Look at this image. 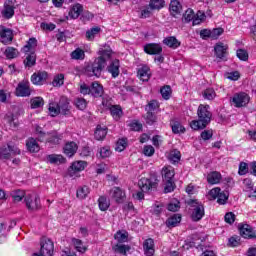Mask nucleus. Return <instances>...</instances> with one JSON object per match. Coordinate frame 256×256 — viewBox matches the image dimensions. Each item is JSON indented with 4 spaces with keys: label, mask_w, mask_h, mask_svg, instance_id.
<instances>
[{
    "label": "nucleus",
    "mask_w": 256,
    "mask_h": 256,
    "mask_svg": "<svg viewBox=\"0 0 256 256\" xmlns=\"http://www.w3.org/2000/svg\"><path fill=\"white\" fill-rule=\"evenodd\" d=\"M87 167V162L83 160L74 161L72 165L69 167L68 173L70 177H73L75 173H79L81 171H85Z\"/></svg>",
    "instance_id": "nucleus-13"
},
{
    "label": "nucleus",
    "mask_w": 256,
    "mask_h": 256,
    "mask_svg": "<svg viewBox=\"0 0 256 256\" xmlns=\"http://www.w3.org/2000/svg\"><path fill=\"white\" fill-rule=\"evenodd\" d=\"M114 238L118 243H127V240L129 239V233L127 231H118L114 235Z\"/></svg>",
    "instance_id": "nucleus-38"
},
{
    "label": "nucleus",
    "mask_w": 256,
    "mask_h": 256,
    "mask_svg": "<svg viewBox=\"0 0 256 256\" xmlns=\"http://www.w3.org/2000/svg\"><path fill=\"white\" fill-rule=\"evenodd\" d=\"M144 52L147 55H161L163 53V46L159 43H148L144 46Z\"/></svg>",
    "instance_id": "nucleus-14"
},
{
    "label": "nucleus",
    "mask_w": 256,
    "mask_h": 256,
    "mask_svg": "<svg viewBox=\"0 0 256 256\" xmlns=\"http://www.w3.org/2000/svg\"><path fill=\"white\" fill-rule=\"evenodd\" d=\"M0 41L3 45H9L13 41V30L0 25Z\"/></svg>",
    "instance_id": "nucleus-11"
},
{
    "label": "nucleus",
    "mask_w": 256,
    "mask_h": 256,
    "mask_svg": "<svg viewBox=\"0 0 256 256\" xmlns=\"http://www.w3.org/2000/svg\"><path fill=\"white\" fill-rule=\"evenodd\" d=\"M15 95L16 97H30L31 83L28 80H22L16 87Z\"/></svg>",
    "instance_id": "nucleus-7"
},
{
    "label": "nucleus",
    "mask_w": 256,
    "mask_h": 256,
    "mask_svg": "<svg viewBox=\"0 0 256 256\" xmlns=\"http://www.w3.org/2000/svg\"><path fill=\"white\" fill-rule=\"evenodd\" d=\"M61 141H63V135L57 132H48L46 143L50 145V147H55V145H60Z\"/></svg>",
    "instance_id": "nucleus-15"
},
{
    "label": "nucleus",
    "mask_w": 256,
    "mask_h": 256,
    "mask_svg": "<svg viewBox=\"0 0 256 256\" xmlns=\"http://www.w3.org/2000/svg\"><path fill=\"white\" fill-rule=\"evenodd\" d=\"M37 47V38H30L26 45L22 48L23 53H33Z\"/></svg>",
    "instance_id": "nucleus-29"
},
{
    "label": "nucleus",
    "mask_w": 256,
    "mask_h": 256,
    "mask_svg": "<svg viewBox=\"0 0 256 256\" xmlns=\"http://www.w3.org/2000/svg\"><path fill=\"white\" fill-rule=\"evenodd\" d=\"M202 95L204 99H207V101H213V99L217 97V93L213 88H208L204 90Z\"/></svg>",
    "instance_id": "nucleus-43"
},
{
    "label": "nucleus",
    "mask_w": 256,
    "mask_h": 256,
    "mask_svg": "<svg viewBox=\"0 0 256 256\" xmlns=\"http://www.w3.org/2000/svg\"><path fill=\"white\" fill-rule=\"evenodd\" d=\"M13 15H15V1L6 0L2 10V17H4V19H11Z\"/></svg>",
    "instance_id": "nucleus-12"
},
{
    "label": "nucleus",
    "mask_w": 256,
    "mask_h": 256,
    "mask_svg": "<svg viewBox=\"0 0 256 256\" xmlns=\"http://www.w3.org/2000/svg\"><path fill=\"white\" fill-rule=\"evenodd\" d=\"M89 193H90L89 187L83 186V187H80V188L77 190L76 197H77L78 199H86V198H87V195H88Z\"/></svg>",
    "instance_id": "nucleus-49"
},
{
    "label": "nucleus",
    "mask_w": 256,
    "mask_h": 256,
    "mask_svg": "<svg viewBox=\"0 0 256 256\" xmlns=\"http://www.w3.org/2000/svg\"><path fill=\"white\" fill-rule=\"evenodd\" d=\"M195 19V12L193 11V9L188 8L182 18V21L184 23H190V21H193Z\"/></svg>",
    "instance_id": "nucleus-45"
},
{
    "label": "nucleus",
    "mask_w": 256,
    "mask_h": 256,
    "mask_svg": "<svg viewBox=\"0 0 256 256\" xmlns=\"http://www.w3.org/2000/svg\"><path fill=\"white\" fill-rule=\"evenodd\" d=\"M250 97L248 96L247 93L245 92H240V93H236L234 94L233 98H232V103H234L235 107H245L249 101H250Z\"/></svg>",
    "instance_id": "nucleus-10"
},
{
    "label": "nucleus",
    "mask_w": 256,
    "mask_h": 256,
    "mask_svg": "<svg viewBox=\"0 0 256 256\" xmlns=\"http://www.w3.org/2000/svg\"><path fill=\"white\" fill-rule=\"evenodd\" d=\"M47 160L52 165H61V163H65L63 155L51 154L47 156Z\"/></svg>",
    "instance_id": "nucleus-32"
},
{
    "label": "nucleus",
    "mask_w": 256,
    "mask_h": 256,
    "mask_svg": "<svg viewBox=\"0 0 256 256\" xmlns=\"http://www.w3.org/2000/svg\"><path fill=\"white\" fill-rule=\"evenodd\" d=\"M227 49L228 47L223 45V43H218L214 47L215 55L217 59H220L221 61L227 60Z\"/></svg>",
    "instance_id": "nucleus-18"
},
{
    "label": "nucleus",
    "mask_w": 256,
    "mask_h": 256,
    "mask_svg": "<svg viewBox=\"0 0 256 256\" xmlns=\"http://www.w3.org/2000/svg\"><path fill=\"white\" fill-rule=\"evenodd\" d=\"M55 246L49 238H43L41 241L40 254L42 256H52Z\"/></svg>",
    "instance_id": "nucleus-8"
},
{
    "label": "nucleus",
    "mask_w": 256,
    "mask_h": 256,
    "mask_svg": "<svg viewBox=\"0 0 256 256\" xmlns=\"http://www.w3.org/2000/svg\"><path fill=\"white\" fill-rule=\"evenodd\" d=\"M44 101L41 97H36L31 100V108L32 109H39L40 107H43Z\"/></svg>",
    "instance_id": "nucleus-52"
},
{
    "label": "nucleus",
    "mask_w": 256,
    "mask_h": 256,
    "mask_svg": "<svg viewBox=\"0 0 256 256\" xmlns=\"http://www.w3.org/2000/svg\"><path fill=\"white\" fill-rule=\"evenodd\" d=\"M99 33H101L100 27L91 28L86 32V39H88V41H93L95 39V36L99 35Z\"/></svg>",
    "instance_id": "nucleus-44"
},
{
    "label": "nucleus",
    "mask_w": 256,
    "mask_h": 256,
    "mask_svg": "<svg viewBox=\"0 0 256 256\" xmlns=\"http://www.w3.org/2000/svg\"><path fill=\"white\" fill-rule=\"evenodd\" d=\"M26 149L29 153H39L41 147L37 143V139L30 137L26 140Z\"/></svg>",
    "instance_id": "nucleus-22"
},
{
    "label": "nucleus",
    "mask_w": 256,
    "mask_h": 256,
    "mask_svg": "<svg viewBox=\"0 0 256 256\" xmlns=\"http://www.w3.org/2000/svg\"><path fill=\"white\" fill-rule=\"evenodd\" d=\"M160 93L163 97V99H165L166 101H168V99H171V86L169 85H165L160 89Z\"/></svg>",
    "instance_id": "nucleus-50"
},
{
    "label": "nucleus",
    "mask_w": 256,
    "mask_h": 256,
    "mask_svg": "<svg viewBox=\"0 0 256 256\" xmlns=\"http://www.w3.org/2000/svg\"><path fill=\"white\" fill-rule=\"evenodd\" d=\"M65 81V75L63 74H58L57 76L54 77L52 85L53 87H61Z\"/></svg>",
    "instance_id": "nucleus-51"
},
{
    "label": "nucleus",
    "mask_w": 256,
    "mask_h": 256,
    "mask_svg": "<svg viewBox=\"0 0 256 256\" xmlns=\"http://www.w3.org/2000/svg\"><path fill=\"white\" fill-rule=\"evenodd\" d=\"M164 183H165L164 193H171L175 190V182L173 180L164 181Z\"/></svg>",
    "instance_id": "nucleus-57"
},
{
    "label": "nucleus",
    "mask_w": 256,
    "mask_h": 256,
    "mask_svg": "<svg viewBox=\"0 0 256 256\" xmlns=\"http://www.w3.org/2000/svg\"><path fill=\"white\" fill-rule=\"evenodd\" d=\"M138 185L143 193H147V191H151V189H157L159 180L156 177L149 179L143 178L138 182Z\"/></svg>",
    "instance_id": "nucleus-5"
},
{
    "label": "nucleus",
    "mask_w": 256,
    "mask_h": 256,
    "mask_svg": "<svg viewBox=\"0 0 256 256\" xmlns=\"http://www.w3.org/2000/svg\"><path fill=\"white\" fill-rule=\"evenodd\" d=\"M115 253H120V255H127V251H131V247L125 244H116L113 246Z\"/></svg>",
    "instance_id": "nucleus-37"
},
{
    "label": "nucleus",
    "mask_w": 256,
    "mask_h": 256,
    "mask_svg": "<svg viewBox=\"0 0 256 256\" xmlns=\"http://www.w3.org/2000/svg\"><path fill=\"white\" fill-rule=\"evenodd\" d=\"M144 254L146 256L155 255V241L152 238H148L143 243Z\"/></svg>",
    "instance_id": "nucleus-21"
},
{
    "label": "nucleus",
    "mask_w": 256,
    "mask_h": 256,
    "mask_svg": "<svg viewBox=\"0 0 256 256\" xmlns=\"http://www.w3.org/2000/svg\"><path fill=\"white\" fill-rule=\"evenodd\" d=\"M11 155H21V150L17 146H11L9 144L0 148V159H11Z\"/></svg>",
    "instance_id": "nucleus-6"
},
{
    "label": "nucleus",
    "mask_w": 256,
    "mask_h": 256,
    "mask_svg": "<svg viewBox=\"0 0 256 256\" xmlns=\"http://www.w3.org/2000/svg\"><path fill=\"white\" fill-rule=\"evenodd\" d=\"M125 149H127V139H119L116 143V151L121 153V151H125Z\"/></svg>",
    "instance_id": "nucleus-54"
},
{
    "label": "nucleus",
    "mask_w": 256,
    "mask_h": 256,
    "mask_svg": "<svg viewBox=\"0 0 256 256\" xmlns=\"http://www.w3.org/2000/svg\"><path fill=\"white\" fill-rule=\"evenodd\" d=\"M158 107H159V104L157 103V101L152 100L148 103V105H146L145 111H149L153 113V111H156Z\"/></svg>",
    "instance_id": "nucleus-59"
},
{
    "label": "nucleus",
    "mask_w": 256,
    "mask_h": 256,
    "mask_svg": "<svg viewBox=\"0 0 256 256\" xmlns=\"http://www.w3.org/2000/svg\"><path fill=\"white\" fill-rule=\"evenodd\" d=\"M94 137L97 141H103L107 137V126L97 125Z\"/></svg>",
    "instance_id": "nucleus-26"
},
{
    "label": "nucleus",
    "mask_w": 256,
    "mask_h": 256,
    "mask_svg": "<svg viewBox=\"0 0 256 256\" xmlns=\"http://www.w3.org/2000/svg\"><path fill=\"white\" fill-rule=\"evenodd\" d=\"M238 173H239V175H247V173H249V167H248L247 163H245V162L240 163Z\"/></svg>",
    "instance_id": "nucleus-63"
},
{
    "label": "nucleus",
    "mask_w": 256,
    "mask_h": 256,
    "mask_svg": "<svg viewBox=\"0 0 256 256\" xmlns=\"http://www.w3.org/2000/svg\"><path fill=\"white\" fill-rule=\"evenodd\" d=\"M75 105L77 109H80V111H83L87 107V100H85L84 98H76Z\"/></svg>",
    "instance_id": "nucleus-56"
},
{
    "label": "nucleus",
    "mask_w": 256,
    "mask_h": 256,
    "mask_svg": "<svg viewBox=\"0 0 256 256\" xmlns=\"http://www.w3.org/2000/svg\"><path fill=\"white\" fill-rule=\"evenodd\" d=\"M188 205L192 208V221H201L202 217H205V206H203V203L198 200H190Z\"/></svg>",
    "instance_id": "nucleus-4"
},
{
    "label": "nucleus",
    "mask_w": 256,
    "mask_h": 256,
    "mask_svg": "<svg viewBox=\"0 0 256 256\" xmlns=\"http://www.w3.org/2000/svg\"><path fill=\"white\" fill-rule=\"evenodd\" d=\"M240 235L244 237V239H255L256 232L253 230V227L249 224H242L239 227Z\"/></svg>",
    "instance_id": "nucleus-16"
},
{
    "label": "nucleus",
    "mask_w": 256,
    "mask_h": 256,
    "mask_svg": "<svg viewBox=\"0 0 256 256\" xmlns=\"http://www.w3.org/2000/svg\"><path fill=\"white\" fill-rule=\"evenodd\" d=\"M113 51L111 48H100L98 51V57L93 62H87L84 64L82 71L87 77H101L103 69L107 67V61L111 59Z\"/></svg>",
    "instance_id": "nucleus-1"
},
{
    "label": "nucleus",
    "mask_w": 256,
    "mask_h": 256,
    "mask_svg": "<svg viewBox=\"0 0 256 256\" xmlns=\"http://www.w3.org/2000/svg\"><path fill=\"white\" fill-rule=\"evenodd\" d=\"M98 205L100 211H107V209H109L111 206V202L105 196H100L98 199Z\"/></svg>",
    "instance_id": "nucleus-36"
},
{
    "label": "nucleus",
    "mask_w": 256,
    "mask_h": 256,
    "mask_svg": "<svg viewBox=\"0 0 256 256\" xmlns=\"http://www.w3.org/2000/svg\"><path fill=\"white\" fill-rule=\"evenodd\" d=\"M149 71H150L149 67H147V66H142L138 70V75H139L141 81H149V77H150Z\"/></svg>",
    "instance_id": "nucleus-41"
},
{
    "label": "nucleus",
    "mask_w": 256,
    "mask_h": 256,
    "mask_svg": "<svg viewBox=\"0 0 256 256\" xmlns=\"http://www.w3.org/2000/svg\"><path fill=\"white\" fill-rule=\"evenodd\" d=\"M149 7L152 10H159L165 7V0H150Z\"/></svg>",
    "instance_id": "nucleus-46"
},
{
    "label": "nucleus",
    "mask_w": 256,
    "mask_h": 256,
    "mask_svg": "<svg viewBox=\"0 0 256 256\" xmlns=\"http://www.w3.org/2000/svg\"><path fill=\"white\" fill-rule=\"evenodd\" d=\"M110 113L115 119V121H119L121 117L123 116V110L121 109V106L119 105H113L110 107Z\"/></svg>",
    "instance_id": "nucleus-31"
},
{
    "label": "nucleus",
    "mask_w": 256,
    "mask_h": 256,
    "mask_svg": "<svg viewBox=\"0 0 256 256\" xmlns=\"http://www.w3.org/2000/svg\"><path fill=\"white\" fill-rule=\"evenodd\" d=\"M49 112L52 117H57V115H69L71 106H69V99L62 96L58 103L49 104Z\"/></svg>",
    "instance_id": "nucleus-3"
},
{
    "label": "nucleus",
    "mask_w": 256,
    "mask_h": 256,
    "mask_svg": "<svg viewBox=\"0 0 256 256\" xmlns=\"http://www.w3.org/2000/svg\"><path fill=\"white\" fill-rule=\"evenodd\" d=\"M81 95H91V86L86 83H82L79 88Z\"/></svg>",
    "instance_id": "nucleus-58"
},
{
    "label": "nucleus",
    "mask_w": 256,
    "mask_h": 256,
    "mask_svg": "<svg viewBox=\"0 0 256 256\" xmlns=\"http://www.w3.org/2000/svg\"><path fill=\"white\" fill-rule=\"evenodd\" d=\"M11 197H12L14 203H19V201H23V198H25V191L13 190L11 192Z\"/></svg>",
    "instance_id": "nucleus-39"
},
{
    "label": "nucleus",
    "mask_w": 256,
    "mask_h": 256,
    "mask_svg": "<svg viewBox=\"0 0 256 256\" xmlns=\"http://www.w3.org/2000/svg\"><path fill=\"white\" fill-rule=\"evenodd\" d=\"M103 85L99 84L98 81H94L90 85V95L92 97L98 98V97H103Z\"/></svg>",
    "instance_id": "nucleus-20"
},
{
    "label": "nucleus",
    "mask_w": 256,
    "mask_h": 256,
    "mask_svg": "<svg viewBox=\"0 0 256 256\" xmlns=\"http://www.w3.org/2000/svg\"><path fill=\"white\" fill-rule=\"evenodd\" d=\"M207 181L210 185H217L221 183V173L214 171L207 175Z\"/></svg>",
    "instance_id": "nucleus-30"
},
{
    "label": "nucleus",
    "mask_w": 256,
    "mask_h": 256,
    "mask_svg": "<svg viewBox=\"0 0 256 256\" xmlns=\"http://www.w3.org/2000/svg\"><path fill=\"white\" fill-rule=\"evenodd\" d=\"M204 19H205V13L199 11L195 15L194 19H192V25H201Z\"/></svg>",
    "instance_id": "nucleus-53"
},
{
    "label": "nucleus",
    "mask_w": 256,
    "mask_h": 256,
    "mask_svg": "<svg viewBox=\"0 0 256 256\" xmlns=\"http://www.w3.org/2000/svg\"><path fill=\"white\" fill-rule=\"evenodd\" d=\"M25 203L28 211H37L41 207V200L37 195H27Z\"/></svg>",
    "instance_id": "nucleus-9"
},
{
    "label": "nucleus",
    "mask_w": 256,
    "mask_h": 256,
    "mask_svg": "<svg viewBox=\"0 0 256 256\" xmlns=\"http://www.w3.org/2000/svg\"><path fill=\"white\" fill-rule=\"evenodd\" d=\"M72 244L75 247L76 251H78V253H85V251H87V247L83 245V241L77 238H72Z\"/></svg>",
    "instance_id": "nucleus-40"
},
{
    "label": "nucleus",
    "mask_w": 256,
    "mask_h": 256,
    "mask_svg": "<svg viewBox=\"0 0 256 256\" xmlns=\"http://www.w3.org/2000/svg\"><path fill=\"white\" fill-rule=\"evenodd\" d=\"M111 198L116 201V203H123L125 201V191L120 187H114L110 190Z\"/></svg>",
    "instance_id": "nucleus-17"
},
{
    "label": "nucleus",
    "mask_w": 256,
    "mask_h": 256,
    "mask_svg": "<svg viewBox=\"0 0 256 256\" xmlns=\"http://www.w3.org/2000/svg\"><path fill=\"white\" fill-rule=\"evenodd\" d=\"M47 77H49L47 72H37L32 75L31 81L34 85H43L47 81Z\"/></svg>",
    "instance_id": "nucleus-19"
},
{
    "label": "nucleus",
    "mask_w": 256,
    "mask_h": 256,
    "mask_svg": "<svg viewBox=\"0 0 256 256\" xmlns=\"http://www.w3.org/2000/svg\"><path fill=\"white\" fill-rule=\"evenodd\" d=\"M145 119H146V123L148 125H153L154 122L156 121L157 117L155 116V114L153 112L146 111Z\"/></svg>",
    "instance_id": "nucleus-60"
},
{
    "label": "nucleus",
    "mask_w": 256,
    "mask_h": 256,
    "mask_svg": "<svg viewBox=\"0 0 256 256\" xmlns=\"http://www.w3.org/2000/svg\"><path fill=\"white\" fill-rule=\"evenodd\" d=\"M209 105L200 104L197 110L198 120H193L190 123L191 129L194 131H201V129H205L209 123H211V118L213 114L211 110H209Z\"/></svg>",
    "instance_id": "nucleus-2"
},
{
    "label": "nucleus",
    "mask_w": 256,
    "mask_h": 256,
    "mask_svg": "<svg viewBox=\"0 0 256 256\" xmlns=\"http://www.w3.org/2000/svg\"><path fill=\"white\" fill-rule=\"evenodd\" d=\"M171 127H172L173 133L175 134L185 133V127H183V125H181V122L179 121L171 122Z\"/></svg>",
    "instance_id": "nucleus-48"
},
{
    "label": "nucleus",
    "mask_w": 256,
    "mask_h": 256,
    "mask_svg": "<svg viewBox=\"0 0 256 256\" xmlns=\"http://www.w3.org/2000/svg\"><path fill=\"white\" fill-rule=\"evenodd\" d=\"M71 59H75V61H83L85 59V51L81 48H76L72 53L70 54Z\"/></svg>",
    "instance_id": "nucleus-35"
},
{
    "label": "nucleus",
    "mask_w": 256,
    "mask_h": 256,
    "mask_svg": "<svg viewBox=\"0 0 256 256\" xmlns=\"http://www.w3.org/2000/svg\"><path fill=\"white\" fill-rule=\"evenodd\" d=\"M163 181H173L175 177V170L171 166L164 167L162 169Z\"/></svg>",
    "instance_id": "nucleus-27"
},
{
    "label": "nucleus",
    "mask_w": 256,
    "mask_h": 256,
    "mask_svg": "<svg viewBox=\"0 0 256 256\" xmlns=\"http://www.w3.org/2000/svg\"><path fill=\"white\" fill-rule=\"evenodd\" d=\"M236 55L240 61H247L249 59V54L243 49L237 50Z\"/></svg>",
    "instance_id": "nucleus-61"
},
{
    "label": "nucleus",
    "mask_w": 256,
    "mask_h": 256,
    "mask_svg": "<svg viewBox=\"0 0 256 256\" xmlns=\"http://www.w3.org/2000/svg\"><path fill=\"white\" fill-rule=\"evenodd\" d=\"M119 67H120L119 60L117 59L112 61L110 65L107 67L108 73H110L114 79L119 77V73H120Z\"/></svg>",
    "instance_id": "nucleus-25"
},
{
    "label": "nucleus",
    "mask_w": 256,
    "mask_h": 256,
    "mask_svg": "<svg viewBox=\"0 0 256 256\" xmlns=\"http://www.w3.org/2000/svg\"><path fill=\"white\" fill-rule=\"evenodd\" d=\"M77 149H79L77 143L73 141L67 142L64 146V153L67 155V157H73V155L77 153Z\"/></svg>",
    "instance_id": "nucleus-24"
},
{
    "label": "nucleus",
    "mask_w": 256,
    "mask_h": 256,
    "mask_svg": "<svg viewBox=\"0 0 256 256\" xmlns=\"http://www.w3.org/2000/svg\"><path fill=\"white\" fill-rule=\"evenodd\" d=\"M181 9H182V6H181V3L177 0H172L170 2V13L171 15H179V13H181Z\"/></svg>",
    "instance_id": "nucleus-33"
},
{
    "label": "nucleus",
    "mask_w": 256,
    "mask_h": 256,
    "mask_svg": "<svg viewBox=\"0 0 256 256\" xmlns=\"http://www.w3.org/2000/svg\"><path fill=\"white\" fill-rule=\"evenodd\" d=\"M110 156H111V148L106 146L100 149V157H102V159H105Z\"/></svg>",
    "instance_id": "nucleus-64"
},
{
    "label": "nucleus",
    "mask_w": 256,
    "mask_h": 256,
    "mask_svg": "<svg viewBox=\"0 0 256 256\" xmlns=\"http://www.w3.org/2000/svg\"><path fill=\"white\" fill-rule=\"evenodd\" d=\"M143 153L146 157H153L155 155V148L151 145L144 146Z\"/></svg>",
    "instance_id": "nucleus-62"
},
{
    "label": "nucleus",
    "mask_w": 256,
    "mask_h": 256,
    "mask_svg": "<svg viewBox=\"0 0 256 256\" xmlns=\"http://www.w3.org/2000/svg\"><path fill=\"white\" fill-rule=\"evenodd\" d=\"M35 63H37V55L35 54V52H31L30 54H27L24 60V65L26 67H33Z\"/></svg>",
    "instance_id": "nucleus-34"
},
{
    "label": "nucleus",
    "mask_w": 256,
    "mask_h": 256,
    "mask_svg": "<svg viewBox=\"0 0 256 256\" xmlns=\"http://www.w3.org/2000/svg\"><path fill=\"white\" fill-rule=\"evenodd\" d=\"M169 159L173 163H179V161H181V152H179V150L172 151L169 155Z\"/></svg>",
    "instance_id": "nucleus-55"
},
{
    "label": "nucleus",
    "mask_w": 256,
    "mask_h": 256,
    "mask_svg": "<svg viewBox=\"0 0 256 256\" xmlns=\"http://www.w3.org/2000/svg\"><path fill=\"white\" fill-rule=\"evenodd\" d=\"M181 223V215L174 214L167 220L168 227H177Z\"/></svg>",
    "instance_id": "nucleus-42"
},
{
    "label": "nucleus",
    "mask_w": 256,
    "mask_h": 256,
    "mask_svg": "<svg viewBox=\"0 0 256 256\" xmlns=\"http://www.w3.org/2000/svg\"><path fill=\"white\" fill-rule=\"evenodd\" d=\"M83 13V5L75 4L71 7L69 11L70 19H78L79 15Z\"/></svg>",
    "instance_id": "nucleus-28"
},
{
    "label": "nucleus",
    "mask_w": 256,
    "mask_h": 256,
    "mask_svg": "<svg viewBox=\"0 0 256 256\" xmlns=\"http://www.w3.org/2000/svg\"><path fill=\"white\" fill-rule=\"evenodd\" d=\"M5 55L7 59H15L16 57H19V50L14 47H8L5 50Z\"/></svg>",
    "instance_id": "nucleus-47"
},
{
    "label": "nucleus",
    "mask_w": 256,
    "mask_h": 256,
    "mask_svg": "<svg viewBox=\"0 0 256 256\" xmlns=\"http://www.w3.org/2000/svg\"><path fill=\"white\" fill-rule=\"evenodd\" d=\"M163 44L170 49H179L181 47V42L177 40L175 36H168L163 39Z\"/></svg>",
    "instance_id": "nucleus-23"
}]
</instances>
